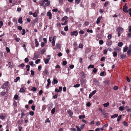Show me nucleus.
I'll list each match as a JSON object with an SVG mask.
<instances>
[{
	"mask_svg": "<svg viewBox=\"0 0 131 131\" xmlns=\"http://www.w3.org/2000/svg\"><path fill=\"white\" fill-rule=\"evenodd\" d=\"M48 67H46L44 71H43V72L42 73V75H47L49 73V71L48 70Z\"/></svg>",
	"mask_w": 131,
	"mask_h": 131,
	"instance_id": "f257e3e1",
	"label": "nucleus"
},
{
	"mask_svg": "<svg viewBox=\"0 0 131 131\" xmlns=\"http://www.w3.org/2000/svg\"><path fill=\"white\" fill-rule=\"evenodd\" d=\"M9 82L8 81L5 82L3 84V85L2 86L1 88L3 89H5L6 87L9 86Z\"/></svg>",
	"mask_w": 131,
	"mask_h": 131,
	"instance_id": "f03ea898",
	"label": "nucleus"
},
{
	"mask_svg": "<svg viewBox=\"0 0 131 131\" xmlns=\"http://www.w3.org/2000/svg\"><path fill=\"white\" fill-rule=\"evenodd\" d=\"M71 35L72 36L75 35L77 36L78 35V32L77 31H71L70 33Z\"/></svg>",
	"mask_w": 131,
	"mask_h": 131,
	"instance_id": "7ed1b4c3",
	"label": "nucleus"
},
{
	"mask_svg": "<svg viewBox=\"0 0 131 131\" xmlns=\"http://www.w3.org/2000/svg\"><path fill=\"white\" fill-rule=\"evenodd\" d=\"M116 31L117 32H119L120 31H123V29L121 27H118L116 29Z\"/></svg>",
	"mask_w": 131,
	"mask_h": 131,
	"instance_id": "20e7f679",
	"label": "nucleus"
},
{
	"mask_svg": "<svg viewBox=\"0 0 131 131\" xmlns=\"http://www.w3.org/2000/svg\"><path fill=\"white\" fill-rule=\"evenodd\" d=\"M128 7L127 6H124L123 9V11L125 13L128 12V11L127 10Z\"/></svg>",
	"mask_w": 131,
	"mask_h": 131,
	"instance_id": "39448f33",
	"label": "nucleus"
},
{
	"mask_svg": "<svg viewBox=\"0 0 131 131\" xmlns=\"http://www.w3.org/2000/svg\"><path fill=\"white\" fill-rule=\"evenodd\" d=\"M112 41L111 40H107L106 42V44L108 46H110L112 45Z\"/></svg>",
	"mask_w": 131,
	"mask_h": 131,
	"instance_id": "423d86ee",
	"label": "nucleus"
},
{
	"mask_svg": "<svg viewBox=\"0 0 131 131\" xmlns=\"http://www.w3.org/2000/svg\"><path fill=\"white\" fill-rule=\"evenodd\" d=\"M48 83L47 85V86L46 87V88L47 89H48L49 88V85L51 83V81L50 79H48L47 80Z\"/></svg>",
	"mask_w": 131,
	"mask_h": 131,
	"instance_id": "0eeeda50",
	"label": "nucleus"
},
{
	"mask_svg": "<svg viewBox=\"0 0 131 131\" xmlns=\"http://www.w3.org/2000/svg\"><path fill=\"white\" fill-rule=\"evenodd\" d=\"M39 54L35 53L34 54V58H33V60H34V58H35L36 59L38 58H39Z\"/></svg>",
	"mask_w": 131,
	"mask_h": 131,
	"instance_id": "6e6552de",
	"label": "nucleus"
},
{
	"mask_svg": "<svg viewBox=\"0 0 131 131\" xmlns=\"http://www.w3.org/2000/svg\"><path fill=\"white\" fill-rule=\"evenodd\" d=\"M50 59V57L48 59H44V62L45 64H47L49 63V61Z\"/></svg>",
	"mask_w": 131,
	"mask_h": 131,
	"instance_id": "1a4fd4ad",
	"label": "nucleus"
},
{
	"mask_svg": "<svg viewBox=\"0 0 131 131\" xmlns=\"http://www.w3.org/2000/svg\"><path fill=\"white\" fill-rule=\"evenodd\" d=\"M47 16H49V19H51V18L52 15L50 12H48L47 13Z\"/></svg>",
	"mask_w": 131,
	"mask_h": 131,
	"instance_id": "9d476101",
	"label": "nucleus"
},
{
	"mask_svg": "<svg viewBox=\"0 0 131 131\" xmlns=\"http://www.w3.org/2000/svg\"><path fill=\"white\" fill-rule=\"evenodd\" d=\"M102 16H99L97 19L96 21V23L97 24H99L101 20V18H102Z\"/></svg>",
	"mask_w": 131,
	"mask_h": 131,
	"instance_id": "9b49d317",
	"label": "nucleus"
},
{
	"mask_svg": "<svg viewBox=\"0 0 131 131\" xmlns=\"http://www.w3.org/2000/svg\"><path fill=\"white\" fill-rule=\"evenodd\" d=\"M48 110L49 111H50L51 109L52 108V104H48Z\"/></svg>",
	"mask_w": 131,
	"mask_h": 131,
	"instance_id": "f8f14e48",
	"label": "nucleus"
},
{
	"mask_svg": "<svg viewBox=\"0 0 131 131\" xmlns=\"http://www.w3.org/2000/svg\"><path fill=\"white\" fill-rule=\"evenodd\" d=\"M58 81L56 79H53V81L52 82V83L53 85L57 84L58 83Z\"/></svg>",
	"mask_w": 131,
	"mask_h": 131,
	"instance_id": "ddd939ff",
	"label": "nucleus"
},
{
	"mask_svg": "<svg viewBox=\"0 0 131 131\" xmlns=\"http://www.w3.org/2000/svg\"><path fill=\"white\" fill-rule=\"evenodd\" d=\"M8 64L9 67L10 68H13L14 67V65L13 64H11V62H8Z\"/></svg>",
	"mask_w": 131,
	"mask_h": 131,
	"instance_id": "4468645a",
	"label": "nucleus"
},
{
	"mask_svg": "<svg viewBox=\"0 0 131 131\" xmlns=\"http://www.w3.org/2000/svg\"><path fill=\"white\" fill-rule=\"evenodd\" d=\"M18 22L20 24H21L23 23L22 18V17H20L18 20Z\"/></svg>",
	"mask_w": 131,
	"mask_h": 131,
	"instance_id": "2eb2a0df",
	"label": "nucleus"
},
{
	"mask_svg": "<svg viewBox=\"0 0 131 131\" xmlns=\"http://www.w3.org/2000/svg\"><path fill=\"white\" fill-rule=\"evenodd\" d=\"M26 112V111L24 110H21V115L23 116L25 115V113Z\"/></svg>",
	"mask_w": 131,
	"mask_h": 131,
	"instance_id": "dca6fc26",
	"label": "nucleus"
},
{
	"mask_svg": "<svg viewBox=\"0 0 131 131\" xmlns=\"http://www.w3.org/2000/svg\"><path fill=\"white\" fill-rule=\"evenodd\" d=\"M35 43L36 44L35 46L36 47H38L39 45V42L38 41H37V39H35Z\"/></svg>",
	"mask_w": 131,
	"mask_h": 131,
	"instance_id": "f3484780",
	"label": "nucleus"
},
{
	"mask_svg": "<svg viewBox=\"0 0 131 131\" xmlns=\"http://www.w3.org/2000/svg\"><path fill=\"white\" fill-rule=\"evenodd\" d=\"M68 114L70 116H72L73 114V112L70 110L68 111Z\"/></svg>",
	"mask_w": 131,
	"mask_h": 131,
	"instance_id": "a211bd4d",
	"label": "nucleus"
},
{
	"mask_svg": "<svg viewBox=\"0 0 131 131\" xmlns=\"http://www.w3.org/2000/svg\"><path fill=\"white\" fill-rule=\"evenodd\" d=\"M23 123V119H20L18 122V123L19 124H22Z\"/></svg>",
	"mask_w": 131,
	"mask_h": 131,
	"instance_id": "6ab92c4d",
	"label": "nucleus"
},
{
	"mask_svg": "<svg viewBox=\"0 0 131 131\" xmlns=\"http://www.w3.org/2000/svg\"><path fill=\"white\" fill-rule=\"evenodd\" d=\"M93 81L96 83L97 84L98 83H99V81L98 80H97L96 79V78H94L93 79Z\"/></svg>",
	"mask_w": 131,
	"mask_h": 131,
	"instance_id": "aec40b11",
	"label": "nucleus"
},
{
	"mask_svg": "<svg viewBox=\"0 0 131 131\" xmlns=\"http://www.w3.org/2000/svg\"><path fill=\"white\" fill-rule=\"evenodd\" d=\"M109 105V103L108 102H107L106 103L104 104L103 105L105 107H107Z\"/></svg>",
	"mask_w": 131,
	"mask_h": 131,
	"instance_id": "412c9836",
	"label": "nucleus"
},
{
	"mask_svg": "<svg viewBox=\"0 0 131 131\" xmlns=\"http://www.w3.org/2000/svg\"><path fill=\"white\" fill-rule=\"evenodd\" d=\"M123 45V43L122 42H119L118 44V46L120 47H121Z\"/></svg>",
	"mask_w": 131,
	"mask_h": 131,
	"instance_id": "4be33fe9",
	"label": "nucleus"
},
{
	"mask_svg": "<svg viewBox=\"0 0 131 131\" xmlns=\"http://www.w3.org/2000/svg\"><path fill=\"white\" fill-rule=\"evenodd\" d=\"M118 115L117 114H115L113 115H112L111 116V118H114L115 117H117L118 116Z\"/></svg>",
	"mask_w": 131,
	"mask_h": 131,
	"instance_id": "5701e85b",
	"label": "nucleus"
},
{
	"mask_svg": "<svg viewBox=\"0 0 131 131\" xmlns=\"http://www.w3.org/2000/svg\"><path fill=\"white\" fill-rule=\"evenodd\" d=\"M123 123L124 125L126 126H128V124L126 121H125L123 122Z\"/></svg>",
	"mask_w": 131,
	"mask_h": 131,
	"instance_id": "b1692460",
	"label": "nucleus"
},
{
	"mask_svg": "<svg viewBox=\"0 0 131 131\" xmlns=\"http://www.w3.org/2000/svg\"><path fill=\"white\" fill-rule=\"evenodd\" d=\"M85 117V115H80L79 116V118L80 119L84 118Z\"/></svg>",
	"mask_w": 131,
	"mask_h": 131,
	"instance_id": "393cba45",
	"label": "nucleus"
},
{
	"mask_svg": "<svg viewBox=\"0 0 131 131\" xmlns=\"http://www.w3.org/2000/svg\"><path fill=\"white\" fill-rule=\"evenodd\" d=\"M68 19V17L67 16L64 17L61 20L63 21L65 20H66Z\"/></svg>",
	"mask_w": 131,
	"mask_h": 131,
	"instance_id": "a878e982",
	"label": "nucleus"
},
{
	"mask_svg": "<svg viewBox=\"0 0 131 131\" xmlns=\"http://www.w3.org/2000/svg\"><path fill=\"white\" fill-rule=\"evenodd\" d=\"M13 21L14 22L16 23V24L17 23V19L15 18H13Z\"/></svg>",
	"mask_w": 131,
	"mask_h": 131,
	"instance_id": "bb28decb",
	"label": "nucleus"
},
{
	"mask_svg": "<svg viewBox=\"0 0 131 131\" xmlns=\"http://www.w3.org/2000/svg\"><path fill=\"white\" fill-rule=\"evenodd\" d=\"M121 58L123 59L125 58L126 57V55L124 54H122L120 56Z\"/></svg>",
	"mask_w": 131,
	"mask_h": 131,
	"instance_id": "cd10ccee",
	"label": "nucleus"
},
{
	"mask_svg": "<svg viewBox=\"0 0 131 131\" xmlns=\"http://www.w3.org/2000/svg\"><path fill=\"white\" fill-rule=\"evenodd\" d=\"M20 78L19 77H17L14 80V81L15 82H17L20 79Z\"/></svg>",
	"mask_w": 131,
	"mask_h": 131,
	"instance_id": "c85d7f7f",
	"label": "nucleus"
},
{
	"mask_svg": "<svg viewBox=\"0 0 131 131\" xmlns=\"http://www.w3.org/2000/svg\"><path fill=\"white\" fill-rule=\"evenodd\" d=\"M55 107H54L51 110V113L52 115H53L54 113L55 112Z\"/></svg>",
	"mask_w": 131,
	"mask_h": 131,
	"instance_id": "c756f323",
	"label": "nucleus"
},
{
	"mask_svg": "<svg viewBox=\"0 0 131 131\" xmlns=\"http://www.w3.org/2000/svg\"><path fill=\"white\" fill-rule=\"evenodd\" d=\"M25 64L23 63H22L18 65V67H22V68L24 67L25 66Z\"/></svg>",
	"mask_w": 131,
	"mask_h": 131,
	"instance_id": "7c9ffc66",
	"label": "nucleus"
},
{
	"mask_svg": "<svg viewBox=\"0 0 131 131\" xmlns=\"http://www.w3.org/2000/svg\"><path fill=\"white\" fill-rule=\"evenodd\" d=\"M25 91L24 89L23 88H21L20 89L19 92H20L22 93L24 92Z\"/></svg>",
	"mask_w": 131,
	"mask_h": 131,
	"instance_id": "2f4dec72",
	"label": "nucleus"
},
{
	"mask_svg": "<svg viewBox=\"0 0 131 131\" xmlns=\"http://www.w3.org/2000/svg\"><path fill=\"white\" fill-rule=\"evenodd\" d=\"M46 105H43L42 106V110L43 111L45 110L46 108Z\"/></svg>",
	"mask_w": 131,
	"mask_h": 131,
	"instance_id": "473e14b6",
	"label": "nucleus"
},
{
	"mask_svg": "<svg viewBox=\"0 0 131 131\" xmlns=\"http://www.w3.org/2000/svg\"><path fill=\"white\" fill-rule=\"evenodd\" d=\"M94 66L93 65H92V64H90L89 66H88V69H89L91 68H94Z\"/></svg>",
	"mask_w": 131,
	"mask_h": 131,
	"instance_id": "72a5a7b5",
	"label": "nucleus"
},
{
	"mask_svg": "<svg viewBox=\"0 0 131 131\" xmlns=\"http://www.w3.org/2000/svg\"><path fill=\"white\" fill-rule=\"evenodd\" d=\"M109 3L108 1L106 2L104 5L105 7H107L108 6V5L109 4Z\"/></svg>",
	"mask_w": 131,
	"mask_h": 131,
	"instance_id": "f704fd0d",
	"label": "nucleus"
},
{
	"mask_svg": "<svg viewBox=\"0 0 131 131\" xmlns=\"http://www.w3.org/2000/svg\"><path fill=\"white\" fill-rule=\"evenodd\" d=\"M50 4V1H48V2H47V3H46L45 4V7L49 5Z\"/></svg>",
	"mask_w": 131,
	"mask_h": 131,
	"instance_id": "c9c22d12",
	"label": "nucleus"
},
{
	"mask_svg": "<svg viewBox=\"0 0 131 131\" xmlns=\"http://www.w3.org/2000/svg\"><path fill=\"white\" fill-rule=\"evenodd\" d=\"M37 88L35 87H32V89L31 90L34 92L35 91L37 90Z\"/></svg>",
	"mask_w": 131,
	"mask_h": 131,
	"instance_id": "e433bc0d",
	"label": "nucleus"
},
{
	"mask_svg": "<svg viewBox=\"0 0 131 131\" xmlns=\"http://www.w3.org/2000/svg\"><path fill=\"white\" fill-rule=\"evenodd\" d=\"M113 56L114 57H116L117 55V52L115 51L114 52H113Z\"/></svg>",
	"mask_w": 131,
	"mask_h": 131,
	"instance_id": "4c0bfd02",
	"label": "nucleus"
},
{
	"mask_svg": "<svg viewBox=\"0 0 131 131\" xmlns=\"http://www.w3.org/2000/svg\"><path fill=\"white\" fill-rule=\"evenodd\" d=\"M127 54L128 55L130 56L131 55V49L128 50L127 52Z\"/></svg>",
	"mask_w": 131,
	"mask_h": 131,
	"instance_id": "58836bf2",
	"label": "nucleus"
},
{
	"mask_svg": "<svg viewBox=\"0 0 131 131\" xmlns=\"http://www.w3.org/2000/svg\"><path fill=\"white\" fill-rule=\"evenodd\" d=\"M124 109V107L123 106H120L119 108V110L121 111H123Z\"/></svg>",
	"mask_w": 131,
	"mask_h": 131,
	"instance_id": "ea45409f",
	"label": "nucleus"
},
{
	"mask_svg": "<svg viewBox=\"0 0 131 131\" xmlns=\"http://www.w3.org/2000/svg\"><path fill=\"white\" fill-rule=\"evenodd\" d=\"M6 93V92H2L1 93V95L2 96H4Z\"/></svg>",
	"mask_w": 131,
	"mask_h": 131,
	"instance_id": "a19ab883",
	"label": "nucleus"
},
{
	"mask_svg": "<svg viewBox=\"0 0 131 131\" xmlns=\"http://www.w3.org/2000/svg\"><path fill=\"white\" fill-rule=\"evenodd\" d=\"M46 52V50L44 49H43L41 50V53L42 54H43Z\"/></svg>",
	"mask_w": 131,
	"mask_h": 131,
	"instance_id": "79ce46f5",
	"label": "nucleus"
},
{
	"mask_svg": "<svg viewBox=\"0 0 131 131\" xmlns=\"http://www.w3.org/2000/svg\"><path fill=\"white\" fill-rule=\"evenodd\" d=\"M80 85L79 84H77L75 85L73 87L75 88H78L79 87Z\"/></svg>",
	"mask_w": 131,
	"mask_h": 131,
	"instance_id": "37998d69",
	"label": "nucleus"
},
{
	"mask_svg": "<svg viewBox=\"0 0 131 131\" xmlns=\"http://www.w3.org/2000/svg\"><path fill=\"white\" fill-rule=\"evenodd\" d=\"M121 116H122V115H119L117 117V121H118V122H119V121L121 119Z\"/></svg>",
	"mask_w": 131,
	"mask_h": 131,
	"instance_id": "c03bdc74",
	"label": "nucleus"
},
{
	"mask_svg": "<svg viewBox=\"0 0 131 131\" xmlns=\"http://www.w3.org/2000/svg\"><path fill=\"white\" fill-rule=\"evenodd\" d=\"M108 113H106L104 115V118H107L108 117Z\"/></svg>",
	"mask_w": 131,
	"mask_h": 131,
	"instance_id": "a18cd8bd",
	"label": "nucleus"
},
{
	"mask_svg": "<svg viewBox=\"0 0 131 131\" xmlns=\"http://www.w3.org/2000/svg\"><path fill=\"white\" fill-rule=\"evenodd\" d=\"M30 67V66L28 65H27L26 66V68L27 69V71H28L29 70Z\"/></svg>",
	"mask_w": 131,
	"mask_h": 131,
	"instance_id": "49530a36",
	"label": "nucleus"
},
{
	"mask_svg": "<svg viewBox=\"0 0 131 131\" xmlns=\"http://www.w3.org/2000/svg\"><path fill=\"white\" fill-rule=\"evenodd\" d=\"M45 3V2L43 0H42L40 2V5H41V6H42Z\"/></svg>",
	"mask_w": 131,
	"mask_h": 131,
	"instance_id": "de8ad7c7",
	"label": "nucleus"
},
{
	"mask_svg": "<svg viewBox=\"0 0 131 131\" xmlns=\"http://www.w3.org/2000/svg\"><path fill=\"white\" fill-rule=\"evenodd\" d=\"M13 105L15 107H17V102H15V101H14V102L13 103Z\"/></svg>",
	"mask_w": 131,
	"mask_h": 131,
	"instance_id": "09e8293b",
	"label": "nucleus"
},
{
	"mask_svg": "<svg viewBox=\"0 0 131 131\" xmlns=\"http://www.w3.org/2000/svg\"><path fill=\"white\" fill-rule=\"evenodd\" d=\"M128 47H125V48L123 49V51L124 52H126L127 50Z\"/></svg>",
	"mask_w": 131,
	"mask_h": 131,
	"instance_id": "8fccbe9b",
	"label": "nucleus"
},
{
	"mask_svg": "<svg viewBox=\"0 0 131 131\" xmlns=\"http://www.w3.org/2000/svg\"><path fill=\"white\" fill-rule=\"evenodd\" d=\"M40 59H38L35 61V63L36 64H38L39 63V62L40 61Z\"/></svg>",
	"mask_w": 131,
	"mask_h": 131,
	"instance_id": "3c124183",
	"label": "nucleus"
},
{
	"mask_svg": "<svg viewBox=\"0 0 131 131\" xmlns=\"http://www.w3.org/2000/svg\"><path fill=\"white\" fill-rule=\"evenodd\" d=\"M70 9L69 8H67L65 10V12H66V13H68L69 12V11Z\"/></svg>",
	"mask_w": 131,
	"mask_h": 131,
	"instance_id": "603ef678",
	"label": "nucleus"
},
{
	"mask_svg": "<svg viewBox=\"0 0 131 131\" xmlns=\"http://www.w3.org/2000/svg\"><path fill=\"white\" fill-rule=\"evenodd\" d=\"M99 43L100 45H102L103 43V41L102 40H101L99 41Z\"/></svg>",
	"mask_w": 131,
	"mask_h": 131,
	"instance_id": "864d4df0",
	"label": "nucleus"
},
{
	"mask_svg": "<svg viewBox=\"0 0 131 131\" xmlns=\"http://www.w3.org/2000/svg\"><path fill=\"white\" fill-rule=\"evenodd\" d=\"M29 114L31 116H33L34 115V112L33 111H30L29 112Z\"/></svg>",
	"mask_w": 131,
	"mask_h": 131,
	"instance_id": "5fc2aeb1",
	"label": "nucleus"
},
{
	"mask_svg": "<svg viewBox=\"0 0 131 131\" xmlns=\"http://www.w3.org/2000/svg\"><path fill=\"white\" fill-rule=\"evenodd\" d=\"M6 50L7 51V53L9 52H10V50L9 49L8 47H6Z\"/></svg>",
	"mask_w": 131,
	"mask_h": 131,
	"instance_id": "6e6d98bb",
	"label": "nucleus"
},
{
	"mask_svg": "<svg viewBox=\"0 0 131 131\" xmlns=\"http://www.w3.org/2000/svg\"><path fill=\"white\" fill-rule=\"evenodd\" d=\"M87 32H90L91 33H93V30H89V29H88L87 30Z\"/></svg>",
	"mask_w": 131,
	"mask_h": 131,
	"instance_id": "4d7b16f0",
	"label": "nucleus"
},
{
	"mask_svg": "<svg viewBox=\"0 0 131 131\" xmlns=\"http://www.w3.org/2000/svg\"><path fill=\"white\" fill-rule=\"evenodd\" d=\"M17 29L20 30H22V28L20 26H18L17 27Z\"/></svg>",
	"mask_w": 131,
	"mask_h": 131,
	"instance_id": "13d9d810",
	"label": "nucleus"
},
{
	"mask_svg": "<svg viewBox=\"0 0 131 131\" xmlns=\"http://www.w3.org/2000/svg\"><path fill=\"white\" fill-rule=\"evenodd\" d=\"M67 62L66 61H64L63 62V64L64 66H65L67 64Z\"/></svg>",
	"mask_w": 131,
	"mask_h": 131,
	"instance_id": "bf43d9fd",
	"label": "nucleus"
},
{
	"mask_svg": "<svg viewBox=\"0 0 131 131\" xmlns=\"http://www.w3.org/2000/svg\"><path fill=\"white\" fill-rule=\"evenodd\" d=\"M18 96L17 94H16L14 96V98L15 100H17L18 97Z\"/></svg>",
	"mask_w": 131,
	"mask_h": 131,
	"instance_id": "052dcab7",
	"label": "nucleus"
},
{
	"mask_svg": "<svg viewBox=\"0 0 131 131\" xmlns=\"http://www.w3.org/2000/svg\"><path fill=\"white\" fill-rule=\"evenodd\" d=\"M64 29L66 31H68V27L67 26H65L64 28Z\"/></svg>",
	"mask_w": 131,
	"mask_h": 131,
	"instance_id": "680f3d73",
	"label": "nucleus"
},
{
	"mask_svg": "<svg viewBox=\"0 0 131 131\" xmlns=\"http://www.w3.org/2000/svg\"><path fill=\"white\" fill-rule=\"evenodd\" d=\"M80 2V0H75V3L79 4Z\"/></svg>",
	"mask_w": 131,
	"mask_h": 131,
	"instance_id": "e2e57ef3",
	"label": "nucleus"
},
{
	"mask_svg": "<svg viewBox=\"0 0 131 131\" xmlns=\"http://www.w3.org/2000/svg\"><path fill=\"white\" fill-rule=\"evenodd\" d=\"M97 69L95 68H94L93 70V72L94 73H96L97 72Z\"/></svg>",
	"mask_w": 131,
	"mask_h": 131,
	"instance_id": "0e129e2a",
	"label": "nucleus"
},
{
	"mask_svg": "<svg viewBox=\"0 0 131 131\" xmlns=\"http://www.w3.org/2000/svg\"><path fill=\"white\" fill-rule=\"evenodd\" d=\"M76 127L77 129V131H81V129H80L78 126H76Z\"/></svg>",
	"mask_w": 131,
	"mask_h": 131,
	"instance_id": "69168bd1",
	"label": "nucleus"
},
{
	"mask_svg": "<svg viewBox=\"0 0 131 131\" xmlns=\"http://www.w3.org/2000/svg\"><path fill=\"white\" fill-rule=\"evenodd\" d=\"M127 36L128 37H129L130 38L131 37V32L128 33L127 34Z\"/></svg>",
	"mask_w": 131,
	"mask_h": 131,
	"instance_id": "338daca9",
	"label": "nucleus"
},
{
	"mask_svg": "<svg viewBox=\"0 0 131 131\" xmlns=\"http://www.w3.org/2000/svg\"><path fill=\"white\" fill-rule=\"evenodd\" d=\"M128 31L129 32H131V26H129L128 27Z\"/></svg>",
	"mask_w": 131,
	"mask_h": 131,
	"instance_id": "774afa93",
	"label": "nucleus"
}]
</instances>
